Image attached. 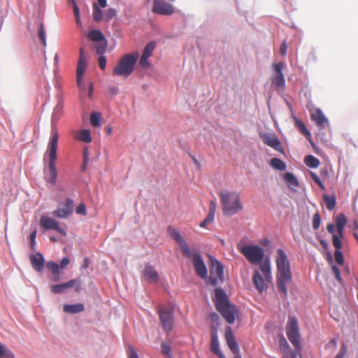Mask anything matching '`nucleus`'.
<instances>
[{"instance_id":"1","label":"nucleus","mask_w":358,"mask_h":358,"mask_svg":"<svg viewBox=\"0 0 358 358\" xmlns=\"http://www.w3.org/2000/svg\"><path fill=\"white\" fill-rule=\"evenodd\" d=\"M275 264L276 284L278 289L285 298L287 297V287L292 281L290 263L285 251L278 249L276 251Z\"/></svg>"},{"instance_id":"2","label":"nucleus","mask_w":358,"mask_h":358,"mask_svg":"<svg viewBox=\"0 0 358 358\" xmlns=\"http://www.w3.org/2000/svg\"><path fill=\"white\" fill-rule=\"evenodd\" d=\"M59 133L56 126L52 123L51 136L48 145L46 154L48 157L49 178L47 181L55 185L57 178L56 161L57 159V150L58 148Z\"/></svg>"},{"instance_id":"3","label":"nucleus","mask_w":358,"mask_h":358,"mask_svg":"<svg viewBox=\"0 0 358 358\" xmlns=\"http://www.w3.org/2000/svg\"><path fill=\"white\" fill-rule=\"evenodd\" d=\"M213 301L216 309L220 313L224 320L228 323L233 324L238 313V310L235 306L230 303L225 292L222 289H215Z\"/></svg>"},{"instance_id":"4","label":"nucleus","mask_w":358,"mask_h":358,"mask_svg":"<svg viewBox=\"0 0 358 358\" xmlns=\"http://www.w3.org/2000/svg\"><path fill=\"white\" fill-rule=\"evenodd\" d=\"M271 266L268 258L264 260L259 266V270L255 268L253 272L252 282L257 290L262 292L266 290L271 282Z\"/></svg>"},{"instance_id":"5","label":"nucleus","mask_w":358,"mask_h":358,"mask_svg":"<svg viewBox=\"0 0 358 358\" xmlns=\"http://www.w3.org/2000/svg\"><path fill=\"white\" fill-rule=\"evenodd\" d=\"M219 196L224 215H234L243 209L239 193L236 192H221Z\"/></svg>"},{"instance_id":"6","label":"nucleus","mask_w":358,"mask_h":358,"mask_svg":"<svg viewBox=\"0 0 358 358\" xmlns=\"http://www.w3.org/2000/svg\"><path fill=\"white\" fill-rule=\"evenodd\" d=\"M138 58V53L136 52L124 55L113 69V75L126 78L129 76L134 70V66Z\"/></svg>"},{"instance_id":"7","label":"nucleus","mask_w":358,"mask_h":358,"mask_svg":"<svg viewBox=\"0 0 358 358\" xmlns=\"http://www.w3.org/2000/svg\"><path fill=\"white\" fill-rule=\"evenodd\" d=\"M240 252L252 265L261 264L264 262V252L263 249L257 245H238Z\"/></svg>"},{"instance_id":"8","label":"nucleus","mask_w":358,"mask_h":358,"mask_svg":"<svg viewBox=\"0 0 358 358\" xmlns=\"http://www.w3.org/2000/svg\"><path fill=\"white\" fill-rule=\"evenodd\" d=\"M286 334L289 341L292 343L294 348L298 350H301V334L299 332L298 321L296 317L291 315L288 317Z\"/></svg>"},{"instance_id":"9","label":"nucleus","mask_w":358,"mask_h":358,"mask_svg":"<svg viewBox=\"0 0 358 358\" xmlns=\"http://www.w3.org/2000/svg\"><path fill=\"white\" fill-rule=\"evenodd\" d=\"M210 271L212 275L210 282L213 286H216L219 282H224V269L221 263L216 259L210 257Z\"/></svg>"},{"instance_id":"10","label":"nucleus","mask_w":358,"mask_h":358,"mask_svg":"<svg viewBox=\"0 0 358 358\" xmlns=\"http://www.w3.org/2000/svg\"><path fill=\"white\" fill-rule=\"evenodd\" d=\"M274 74L271 78L272 85L278 90H283L285 87V80L282 73L284 64L282 62L273 64Z\"/></svg>"},{"instance_id":"11","label":"nucleus","mask_w":358,"mask_h":358,"mask_svg":"<svg viewBox=\"0 0 358 358\" xmlns=\"http://www.w3.org/2000/svg\"><path fill=\"white\" fill-rule=\"evenodd\" d=\"M159 315L160 322L164 331L167 333L171 332L173 324V312L166 308H161L159 310Z\"/></svg>"},{"instance_id":"12","label":"nucleus","mask_w":358,"mask_h":358,"mask_svg":"<svg viewBox=\"0 0 358 358\" xmlns=\"http://www.w3.org/2000/svg\"><path fill=\"white\" fill-rule=\"evenodd\" d=\"M152 10L154 13L161 15H169L173 13V6L162 0H153Z\"/></svg>"},{"instance_id":"13","label":"nucleus","mask_w":358,"mask_h":358,"mask_svg":"<svg viewBox=\"0 0 358 358\" xmlns=\"http://www.w3.org/2000/svg\"><path fill=\"white\" fill-rule=\"evenodd\" d=\"M40 225L45 230L53 229L63 236L66 234L65 230L59 227V223L50 217L42 215L40 218Z\"/></svg>"},{"instance_id":"14","label":"nucleus","mask_w":358,"mask_h":358,"mask_svg":"<svg viewBox=\"0 0 358 358\" xmlns=\"http://www.w3.org/2000/svg\"><path fill=\"white\" fill-rule=\"evenodd\" d=\"M260 137L265 145L279 152L283 150L281 143L275 134H260Z\"/></svg>"},{"instance_id":"15","label":"nucleus","mask_w":358,"mask_h":358,"mask_svg":"<svg viewBox=\"0 0 358 358\" xmlns=\"http://www.w3.org/2000/svg\"><path fill=\"white\" fill-rule=\"evenodd\" d=\"M73 201L71 199H66L64 207H59L52 211V214L59 218H66L73 210Z\"/></svg>"},{"instance_id":"16","label":"nucleus","mask_w":358,"mask_h":358,"mask_svg":"<svg viewBox=\"0 0 358 358\" xmlns=\"http://www.w3.org/2000/svg\"><path fill=\"white\" fill-rule=\"evenodd\" d=\"M86 69V57L84 55L83 48L80 49L79 59L77 66L76 78L77 84L79 87L83 85V76Z\"/></svg>"},{"instance_id":"17","label":"nucleus","mask_w":358,"mask_h":358,"mask_svg":"<svg viewBox=\"0 0 358 358\" xmlns=\"http://www.w3.org/2000/svg\"><path fill=\"white\" fill-rule=\"evenodd\" d=\"M196 273L201 278H205L208 274V270L201 255H196L192 262Z\"/></svg>"},{"instance_id":"18","label":"nucleus","mask_w":358,"mask_h":358,"mask_svg":"<svg viewBox=\"0 0 358 358\" xmlns=\"http://www.w3.org/2000/svg\"><path fill=\"white\" fill-rule=\"evenodd\" d=\"M310 118L316 125L321 129L325 128L328 124V120L320 108H316L310 113Z\"/></svg>"},{"instance_id":"19","label":"nucleus","mask_w":358,"mask_h":358,"mask_svg":"<svg viewBox=\"0 0 358 358\" xmlns=\"http://www.w3.org/2000/svg\"><path fill=\"white\" fill-rule=\"evenodd\" d=\"M142 274L145 280L149 282L155 283L159 280V275L154 266L146 264L142 270Z\"/></svg>"},{"instance_id":"20","label":"nucleus","mask_w":358,"mask_h":358,"mask_svg":"<svg viewBox=\"0 0 358 358\" xmlns=\"http://www.w3.org/2000/svg\"><path fill=\"white\" fill-rule=\"evenodd\" d=\"M225 339L229 349L232 351L235 356L236 355H239V348L231 327H228L226 329Z\"/></svg>"},{"instance_id":"21","label":"nucleus","mask_w":358,"mask_h":358,"mask_svg":"<svg viewBox=\"0 0 358 358\" xmlns=\"http://www.w3.org/2000/svg\"><path fill=\"white\" fill-rule=\"evenodd\" d=\"M29 260L31 264V266L38 272H41L43 267L45 260L43 256L40 252L36 253V255H31L29 256Z\"/></svg>"},{"instance_id":"22","label":"nucleus","mask_w":358,"mask_h":358,"mask_svg":"<svg viewBox=\"0 0 358 358\" xmlns=\"http://www.w3.org/2000/svg\"><path fill=\"white\" fill-rule=\"evenodd\" d=\"M167 231L171 237L179 244L180 248L187 243L186 241L180 234V233L173 227L169 226L167 228Z\"/></svg>"},{"instance_id":"23","label":"nucleus","mask_w":358,"mask_h":358,"mask_svg":"<svg viewBox=\"0 0 358 358\" xmlns=\"http://www.w3.org/2000/svg\"><path fill=\"white\" fill-rule=\"evenodd\" d=\"M347 223V219L344 214L340 213L336 217L337 232L341 238L344 236V228Z\"/></svg>"},{"instance_id":"24","label":"nucleus","mask_w":358,"mask_h":358,"mask_svg":"<svg viewBox=\"0 0 358 358\" xmlns=\"http://www.w3.org/2000/svg\"><path fill=\"white\" fill-rule=\"evenodd\" d=\"M84 309L85 308L83 303L65 304L63 308L64 312L71 314H76L83 312Z\"/></svg>"},{"instance_id":"25","label":"nucleus","mask_w":358,"mask_h":358,"mask_svg":"<svg viewBox=\"0 0 358 358\" xmlns=\"http://www.w3.org/2000/svg\"><path fill=\"white\" fill-rule=\"evenodd\" d=\"M295 127L298 130L308 139L310 140L311 138V134L309 130L306 128L305 124L299 119L294 117Z\"/></svg>"},{"instance_id":"26","label":"nucleus","mask_w":358,"mask_h":358,"mask_svg":"<svg viewBox=\"0 0 358 358\" xmlns=\"http://www.w3.org/2000/svg\"><path fill=\"white\" fill-rule=\"evenodd\" d=\"M181 251H182V255L186 257V258H188V259H191L192 261L193 262L194 260V257L196 255H201L199 253L196 252H194L193 251L189 245H188V243H185L184 245H182L181 248Z\"/></svg>"},{"instance_id":"27","label":"nucleus","mask_w":358,"mask_h":358,"mask_svg":"<svg viewBox=\"0 0 358 358\" xmlns=\"http://www.w3.org/2000/svg\"><path fill=\"white\" fill-rule=\"evenodd\" d=\"M304 163L310 168H317L320 165V160L313 155H307L304 158Z\"/></svg>"},{"instance_id":"28","label":"nucleus","mask_w":358,"mask_h":358,"mask_svg":"<svg viewBox=\"0 0 358 358\" xmlns=\"http://www.w3.org/2000/svg\"><path fill=\"white\" fill-rule=\"evenodd\" d=\"M75 138L79 141L85 143H90L92 141V137L89 130L83 129L81 130Z\"/></svg>"},{"instance_id":"29","label":"nucleus","mask_w":358,"mask_h":358,"mask_svg":"<svg viewBox=\"0 0 358 358\" xmlns=\"http://www.w3.org/2000/svg\"><path fill=\"white\" fill-rule=\"evenodd\" d=\"M270 164L271 166L275 169L279 171H285L286 169V164L279 158H273L271 160Z\"/></svg>"},{"instance_id":"30","label":"nucleus","mask_w":358,"mask_h":358,"mask_svg":"<svg viewBox=\"0 0 358 358\" xmlns=\"http://www.w3.org/2000/svg\"><path fill=\"white\" fill-rule=\"evenodd\" d=\"M217 203L215 201H210L209 203V212L206 219L209 222H212L215 217V214L216 212Z\"/></svg>"},{"instance_id":"31","label":"nucleus","mask_w":358,"mask_h":358,"mask_svg":"<svg viewBox=\"0 0 358 358\" xmlns=\"http://www.w3.org/2000/svg\"><path fill=\"white\" fill-rule=\"evenodd\" d=\"M46 266L48 268H49L51 271V272L53 275H56V277L54 278V280L58 281L59 280V265L53 262H48L46 264Z\"/></svg>"},{"instance_id":"32","label":"nucleus","mask_w":358,"mask_h":358,"mask_svg":"<svg viewBox=\"0 0 358 358\" xmlns=\"http://www.w3.org/2000/svg\"><path fill=\"white\" fill-rule=\"evenodd\" d=\"M0 358H15V355L6 345L0 343Z\"/></svg>"},{"instance_id":"33","label":"nucleus","mask_w":358,"mask_h":358,"mask_svg":"<svg viewBox=\"0 0 358 358\" xmlns=\"http://www.w3.org/2000/svg\"><path fill=\"white\" fill-rule=\"evenodd\" d=\"M89 38L92 41L100 42L103 40V34L99 30H92L88 34Z\"/></svg>"},{"instance_id":"34","label":"nucleus","mask_w":358,"mask_h":358,"mask_svg":"<svg viewBox=\"0 0 358 358\" xmlns=\"http://www.w3.org/2000/svg\"><path fill=\"white\" fill-rule=\"evenodd\" d=\"M323 198L325 201L327 208L329 210H332L336 206L335 196H330L327 194H324Z\"/></svg>"},{"instance_id":"35","label":"nucleus","mask_w":358,"mask_h":358,"mask_svg":"<svg viewBox=\"0 0 358 358\" xmlns=\"http://www.w3.org/2000/svg\"><path fill=\"white\" fill-rule=\"evenodd\" d=\"M63 285L64 286L65 289L71 288V287H74L76 292H78L80 289V280L78 279L71 280L68 282L63 283Z\"/></svg>"},{"instance_id":"36","label":"nucleus","mask_w":358,"mask_h":358,"mask_svg":"<svg viewBox=\"0 0 358 358\" xmlns=\"http://www.w3.org/2000/svg\"><path fill=\"white\" fill-rule=\"evenodd\" d=\"M284 179L289 183V185L293 187H298L299 185L298 180L292 173H286L284 176Z\"/></svg>"},{"instance_id":"37","label":"nucleus","mask_w":358,"mask_h":358,"mask_svg":"<svg viewBox=\"0 0 358 358\" xmlns=\"http://www.w3.org/2000/svg\"><path fill=\"white\" fill-rule=\"evenodd\" d=\"M210 350L215 354L218 352L219 351H220V347H219L218 338H217L216 334H213V335H212L211 343H210Z\"/></svg>"},{"instance_id":"38","label":"nucleus","mask_w":358,"mask_h":358,"mask_svg":"<svg viewBox=\"0 0 358 358\" xmlns=\"http://www.w3.org/2000/svg\"><path fill=\"white\" fill-rule=\"evenodd\" d=\"M101 115L99 113H92L90 115V122L93 127H98L101 126Z\"/></svg>"},{"instance_id":"39","label":"nucleus","mask_w":358,"mask_h":358,"mask_svg":"<svg viewBox=\"0 0 358 358\" xmlns=\"http://www.w3.org/2000/svg\"><path fill=\"white\" fill-rule=\"evenodd\" d=\"M155 48V42L148 43L144 48L142 55L149 58L152 55Z\"/></svg>"},{"instance_id":"40","label":"nucleus","mask_w":358,"mask_h":358,"mask_svg":"<svg viewBox=\"0 0 358 358\" xmlns=\"http://www.w3.org/2000/svg\"><path fill=\"white\" fill-rule=\"evenodd\" d=\"M92 16H93L94 21H96V22H100L103 19L102 10L96 4H94L93 6Z\"/></svg>"},{"instance_id":"41","label":"nucleus","mask_w":358,"mask_h":358,"mask_svg":"<svg viewBox=\"0 0 358 358\" xmlns=\"http://www.w3.org/2000/svg\"><path fill=\"white\" fill-rule=\"evenodd\" d=\"M280 350L284 356L289 351V345L286 339L282 336L280 339Z\"/></svg>"},{"instance_id":"42","label":"nucleus","mask_w":358,"mask_h":358,"mask_svg":"<svg viewBox=\"0 0 358 358\" xmlns=\"http://www.w3.org/2000/svg\"><path fill=\"white\" fill-rule=\"evenodd\" d=\"M62 108L63 106L60 104H58L55 108L52 115V122H53L55 120H57L61 117V115H62Z\"/></svg>"},{"instance_id":"43","label":"nucleus","mask_w":358,"mask_h":358,"mask_svg":"<svg viewBox=\"0 0 358 358\" xmlns=\"http://www.w3.org/2000/svg\"><path fill=\"white\" fill-rule=\"evenodd\" d=\"M64 286L62 284L54 285L50 287V291L54 294H61L65 291Z\"/></svg>"},{"instance_id":"44","label":"nucleus","mask_w":358,"mask_h":358,"mask_svg":"<svg viewBox=\"0 0 358 358\" xmlns=\"http://www.w3.org/2000/svg\"><path fill=\"white\" fill-rule=\"evenodd\" d=\"M341 238H342L339 236L338 234V235L333 236L332 242L334 248H336V250H341L342 248V243L341 241Z\"/></svg>"},{"instance_id":"45","label":"nucleus","mask_w":358,"mask_h":358,"mask_svg":"<svg viewBox=\"0 0 358 358\" xmlns=\"http://www.w3.org/2000/svg\"><path fill=\"white\" fill-rule=\"evenodd\" d=\"M310 176L311 177V178L314 180V182L322 189H325V187L323 184V182L321 181V180L320 179V178L317 176L316 173H315L314 172H312L310 171Z\"/></svg>"},{"instance_id":"46","label":"nucleus","mask_w":358,"mask_h":358,"mask_svg":"<svg viewBox=\"0 0 358 358\" xmlns=\"http://www.w3.org/2000/svg\"><path fill=\"white\" fill-rule=\"evenodd\" d=\"M321 223L320 216L318 213L314 214L313 217V228L315 230L318 229Z\"/></svg>"},{"instance_id":"47","label":"nucleus","mask_w":358,"mask_h":358,"mask_svg":"<svg viewBox=\"0 0 358 358\" xmlns=\"http://www.w3.org/2000/svg\"><path fill=\"white\" fill-rule=\"evenodd\" d=\"M334 258H335L336 262L338 264L342 265L343 264V262H344L343 255V253L341 252L340 250H338L335 251V252H334Z\"/></svg>"},{"instance_id":"48","label":"nucleus","mask_w":358,"mask_h":358,"mask_svg":"<svg viewBox=\"0 0 358 358\" xmlns=\"http://www.w3.org/2000/svg\"><path fill=\"white\" fill-rule=\"evenodd\" d=\"M162 352L167 357H171V348L169 345L166 343H162Z\"/></svg>"},{"instance_id":"49","label":"nucleus","mask_w":358,"mask_h":358,"mask_svg":"<svg viewBox=\"0 0 358 358\" xmlns=\"http://www.w3.org/2000/svg\"><path fill=\"white\" fill-rule=\"evenodd\" d=\"M69 1L72 2L73 7V13H74V15L76 17V22L78 24H80V17H79L78 7L77 6V5L76 3L75 0H69Z\"/></svg>"},{"instance_id":"50","label":"nucleus","mask_w":358,"mask_h":358,"mask_svg":"<svg viewBox=\"0 0 358 358\" xmlns=\"http://www.w3.org/2000/svg\"><path fill=\"white\" fill-rule=\"evenodd\" d=\"M38 36L43 43L44 45H46V40H45V30L43 25L41 24L40 25L39 29H38Z\"/></svg>"},{"instance_id":"51","label":"nucleus","mask_w":358,"mask_h":358,"mask_svg":"<svg viewBox=\"0 0 358 358\" xmlns=\"http://www.w3.org/2000/svg\"><path fill=\"white\" fill-rule=\"evenodd\" d=\"M116 15V10L114 8H109L105 13V18L106 20H110Z\"/></svg>"},{"instance_id":"52","label":"nucleus","mask_w":358,"mask_h":358,"mask_svg":"<svg viewBox=\"0 0 358 358\" xmlns=\"http://www.w3.org/2000/svg\"><path fill=\"white\" fill-rule=\"evenodd\" d=\"M96 52L98 55H102L106 50V44L101 43L95 46Z\"/></svg>"},{"instance_id":"53","label":"nucleus","mask_w":358,"mask_h":358,"mask_svg":"<svg viewBox=\"0 0 358 358\" xmlns=\"http://www.w3.org/2000/svg\"><path fill=\"white\" fill-rule=\"evenodd\" d=\"M300 351L301 350H298L297 349L292 352L289 351L288 353L283 356V358H297V356L300 355Z\"/></svg>"},{"instance_id":"54","label":"nucleus","mask_w":358,"mask_h":358,"mask_svg":"<svg viewBox=\"0 0 358 358\" xmlns=\"http://www.w3.org/2000/svg\"><path fill=\"white\" fill-rule=\"evenodd\" d=\"M76 213L79 215H85L87 210L84 203H80L76 209Z\"/></svg>"},{"instance_id":"55","label":"nucleus","mask_w":358,"mask_h":358,"mask_svg":"<svg viewBox=\"0 0 358 358\" xmlns=\"http://www.w3.org/2000/svg\"><path fill=\"white\" fill-rule=\"evenodd\" d=\"M127 357L128 358H139L135 349L131 345L128 348Z\"/></svg>"},{"instance_id":"56","label":"nucleus","mask_w":358,"mask_h":358,"mask_svg":"<svg viewBox=\"0 0 358 358\" xmlns=\"http://www.w3.org/2000/svg\"><path fill=\"white\" fill-rule=\"evenodd\" d=\"M99 66L101 69L104 70L106 66V58L103 55H100L98 59Z\"/></svg>"},{"instance_id":"57","label":"nucleus","mask_w":358,"mask_h":358,"mask_svg":"<svg viewBox=\"0 0 358 358\" xmlns=\"http://www.w3.org/2000/svg\"><path fill=\"white\" fill-rule=\"evenodd\" d=\"M332 271L335 275V278L336 279L341 282H342V278H341V273H340V270L339 268L336 266H332Z\"/></svg>"},{"instance_id":"58","label":"nucleus","mask_w":358,"mask_h":358,"mask_svg":"<svg viewBox=\"0 0 358 358\" xmlns=\"http://www.w3.org/2000/svg\"><path fill=\"white\" fill-rule=\"evenodd\" d=\"M148 59V57H146L143 55H141L140 60H139L140 65L143 68H148L150 66V64H149Z\"/></svg>"},{"instance_id":"59","label":"nucleus","mask_w":358,"mask_h":358,"mask_svg":"<svg viewBox=\"0 0 358 358\" xmlns=\"http://www.w3.org/2000/svg\"><path fill=\"white\" fill-rule=\"evenodd\" d=\"M347 349L345 346H341L338 353L336 355V358H343L346 355Z\"/></svg>"},{"instance_id":"60","label":"nucleus","mask_w":358,"mask_h":358,"mask_svg":"<svg viewBox=\"0 0 358 358\" xmlns=\"http://www.w3.org/2000/svg\"><path fill=\"white\" fill-rule=\"evenodd\" d=\"M69 264V260L67 257H64L61 262H60V264L59 265V268H64L68 264Z\"/></svg>"},{"instance_id":"61","label":"nucleus","mask_w":358,"mask_h":358,"mask_svg":"<svg viewBox=\"0 0 358 358\" xmlns=\"http://www.w3.org/2000/svg\"><path fill=\"white\" fill-rule=\"evenodd\" d=\"M287 44L285 42H283L281 45H280V54L282 55V56H285L287 53Z\"/></svg>"},{"instance_id":"62","label":"nucleus","mask_w":358,"mask_h":358,"mask_svg":"<svg viewBox=\"0 0 358 358\" xmlns=\"http://www.w3.org/2000/svg\"><path fill=\"white\" fill-rule=\"evenodd\" d=\"M327 231L330 234H333V236L336 235L335 234V226H334V224H333L331 223L328 224L327 226Z\"/></svg>"},{"instance_id":"63","label":"nucleus","mask_w":358,"mask_h":358,"mask_svg":"<svg viewBox=\"0 0 358 358\" xmlns=\"http://www.w3.org/2000/svg\"><path fill=\"white\" fill-rule=\"evenodd\" d=\"M36 236V231H34L33 232L31 233V234H30V240H31V243L32 245H34L35 243Z\"/></svg>"},{"instance_id":"64","label":"nucleus","mask_w":358,"mask_h":358,"mask_svg":"<svg viewBox=\"0 0 358 358\" xmlns=\"http://www.w3.org/2000/svg\"><path fill=\"white\" fill-rule=\"evenodd\" d=\"M210 222H209L206 218L205 220L201 222L200 223V227H202V228H206V227L210 224Z\"/></svg>"}]
</instances>
